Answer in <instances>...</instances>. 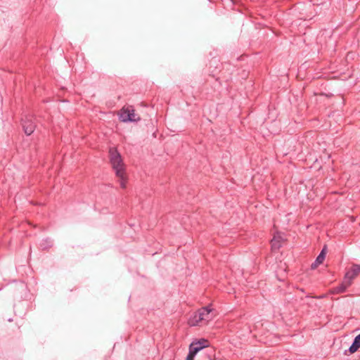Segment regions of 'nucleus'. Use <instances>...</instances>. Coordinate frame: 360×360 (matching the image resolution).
<instances>
[{
	"instance_id": "obj_2",
	"label": "nucleus",
	"mask_w": 360,
	"mask_h": 360,
	"mask_svg": "<svg viewBox=\"0 0 360 360\" xmlns=\"http://www.w3.org/2000/svg\"><path fill=\"white\" fill-rule=\"evenodd\" d=\"M214 316V309L210 306L204 307L193 313L188 319V323L191 326H205L212 320Z\"/></svg>"
},
{
	"instance_id": "obj_8",
	"label": "nucleus",
	"mask_w": 360,
	"mask_h": 360,
	"mask_svg": "<svg viewBox=\"0 0 360 360\" xmlns=\"http://www.w3.org/2000/svg\"><path fill=\"white\" fill-rule=\"evenodd\" d=\"M360 348V334L358 335L349 347V350L351 353H354Z\"/></svg>"
},
{
	"instance_id": "obj_11",
	"label": "nucleus",
	"mask_w": 360,
	"mask_h": 360,
	"mask_svg": "<svg viewBox=\"0 0 360 360\" xmlns=\"http://www.w3.org/2000/svg\"><path fill=\"white\" fill-rule=\"evenodd\" d=\"M320 265L319 264H316V261L315 260V262L314 263L311 264V268L312 269H315L316 268H317V266Z\"/></svg>"
},
{
	"instance_id": "obj_5",
	"label": "nucleus",
	"mask_w": 360,
	"mask_h": 360,
	"mask_svg": "<svg viewBox=\"0 0 360 360\" xmlns=\"http://www.w3.org/2000/svg\"><path fill=\"white\" fill-rule=\"evenodd\" d=\"M359 273L360 265L353 264L351 269L346 272L344 279L347 281H349L352 284V280L355 278Z\"/></svg>"
},
{
	"instance_id": "obj_3",
	"label": "nucleus",
	"mask_w": 360,
	"mask_h": 360,
	"mask_svg": "<svg viewBox=\"0 0 360 360\" xmlns=\"http://www.w3.org/2000/svg\"><path fill=\"white\" fill-rule=\"evenodd\" d=\"M119 118L121 122H136L140 120L139 116L135 113L132 106H124L119 112Z\"/></svg>"
},
{
	"instance_id": "obj_9",
	"label": "nucleus",
	"mask_w": 360,
	"mask_h": 360,
	"mask_svg": "<svg viewBox=\"0 0 360 360\" xmlns=\"http://www.w3.org/2000/svg\"><path fill=\"white\" fill-rule=\"evenodd\" d=\"M351 283H349V281H347L346 280L344 279L342 283L336 288L335 290L338 293H341V292H344L346 289L350 286Z\"/></svg>"
},
{
	"instance_id": "obj_4",
	"label": "nucleus",
	"mask_w": 360,
	"mask_h": 360,
	"mask_svg": "<svg viewBox=\"0 0 360 360\" xmlns=\"http://www.w3.org/2000/svg\"><path fill=\"white\" fill-rule=\"evenodd\" d=\"M207 347H208V341L205 339L193 342L189 346V353L186 356V360H193L195 354Z\"/></svg>"
},
{
	"instance_id": "obj_6",
	"label": "nucleus",
	"mask_w": 360,
	"mask_h": 360,
	"mask_svg": "<svg viewBox=\"0 0 360 360\" xmlns=\"http://www.w3.org/2000/svg\"><path fill=\"white\" fill-rule=\"evenodd\" d=\"M22 127L25 133L27 135H30L34 132L36 125L32 117H26L22 120Z\"/></svg>"
},
{
	"instance_id": "obj_7",
	"label": "nucleus",
	"mask_w": 360,
	"mask_h": 360,
	"mask_svg": "<svg viewBox=\"0 0 360 360\" xmlns=\"http://www.w3.org/2000/svg\"><path fill=\"white\" fill-rule=\"evenodd\" d=\"M284 241L283 237L281 233H277L275 234L271 240V248L273 250H278L283 245Z\"/></svg>"
},
{
	"instance_id": "obj_10",
	"label": "nucleus",
	"mask_w": 360,
	"mask_h": 360,
	"mask_svg": "<svg viewBox=\"0 0 360 360\" xmlns=\"http://www.w3.org/2000/svg\"><path fill=\"white\" fill-rule=\"evenodd\" d=\"M326 255V247L324 246L323 248L322 249L321 252H320V254L316 259V264H322L323 260L325 259Z\"/></svg>"
},
{
	"instance_id": "obj_1",
	"label": "nucleus",
	"mask_w": 360,
	"mask_h": 360,
	"mask_svg": "<svg viewBox=\"0 0 360 360\" xmlns=\"http://www.w3.org/2000/svg\"><path fill=\"white\" fill-rule=\"evenodd\" d=\"M109 158L116 176L119 179L120 186L122 188H125L127 187V177L125 172V165L120 154L116 148H110L109 150Z\"/></svg>"
}]
</instances>
